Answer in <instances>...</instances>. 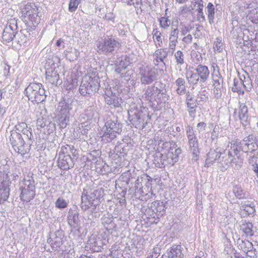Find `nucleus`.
Returning <instances> with one entry per match:
<instances>
[{
    "mask_svg": "<svg viewBox=\"0 0 258 258\" xmlns=\"http://www.w3.org/2000/svg\"><path fill=\"white\" fill-rule=\"evenodd\" d=\"M74 99L67 98L60 101L56 109V115L58 117L57 123L61 129L66 128L69 121L71 111L75 106Z\"/></svg>",
    "mask_w": 258,
    "mask_h": 258,
    "instance_id": "obj_1",
    "label": "nucleus"
},
{
    "mask_svg": "<svg viewBox=\"0 0 258 258\" xmlns=\"http://www.w3.org/2000/svg\"><path fill=\"white\" fill-rule=\"evenodd\" d=\"M128 119L131 122V127L136 128L143 129L145 127L144 122L149 117L148 113V109L140 105L139 108L138 106H134L131 108L128 111Z\"/></svg>",
    "mask_w": 258,
    "mask_h": 258,
    "instance_id": "obj_2",
    "label": "nucleus"
},
{
    "mask_svg": "<svg viewBox=\"0 0 258 258\" xmlns=\"http://www.w3.org/2000/svg\"><path fill=\"white\" fill-rule=\"evenodd\" d=\"M104 189L98 188L96 189L91 190L88 192V189L84 188L81 196V208L83 211L89 210L90 206L98 205L100 199L104 196Z\"/></svg>",
    "mask_w": 258,
    "mask_h": 258,
    "instance_id": "obj_3",
    "label": "nucleus"
},
{
    "mask_svg": "<svg viewBox=\"0 0 258 258\" xmlns=\"http://www.w3.org/2000/svg\"><path fill=\"white\" fill-rule=\"evenodd\" d=\"M121 46L119 39L112 35H106L102 38L97 44L98 51L104 54H112Z\"/></svg>",
    "mask_w": 258,
    "mask_h": 258,
    "instance_id": "obj_4",
    "label": "nucleus"
},
{
    "mask_svg": "<svg viewBox=\"0 0 258 258\" xmlns=\"http://www.w3.org/2000/svg\"><path fill=\"white\" fill-rule=\"evenodd\" d=\"M20 197L22 201L29 202L33 199L35 196V186L32 173H29L20 182Z\"/></svg>",
    "mask_w": 258,
    "mask_h": 258,
    "instance_id": "obj_5",
    "label": "nucleus"
},
{
    "mask_svg": "<svg viewBox=\"0 0 258 258\" xmlns=\"http://www.w3.org/2000/svg\"><path fill=\"white\" fill-rule=\"evenodd\" d=\"M99 87L100 83L98 77L86 75L82 79L79 91L83 96H91L97 92Z\"/></svg>",
    "mask_w": 258,
    "mask_h": 258,
    "instance_id": "obj_6",
    "label": "nucleus"
},
{
    "mask_svg": "<svg viewBox=\"0 0 258 258\" xmlns=\"http://www.w3.org/2000/svg\"><path fill=\"white\" fill-rule=\"evenodd\" d=\"M144 95L146 99L150 101L161 98H162L164 101H166L169 98V96L167 94L165 85L161 82H157L153 85L149 86Z\"/></svg>",
    "mask_w": 258,
    "mask_h": 258,
    "instance_id": "obj_7",
    "label": "nucleus"
},
{
    "mask_svg": "<svg viewBox=\"0 0 258 258\" xmlns=\"http://www.w3.org/2000/svg\"><path fill=\"white\" fill-rule=\"evenodd\" d=\"M42 84L39 83H30L25 89L26 95L29 100L39 104L45 100L46 95L44 89L41 88Z\"/></svg>",
    "mask_w": 258,
    "mask_h": 258,
    "instance_id": "obj_8",
    "label": "nucleus"
},
{
    "mask_svg": "<svg viewBox=\"0 0 258 258\" xmlns=\"http://www.w3.org/2000/svg\"><path fill=\"white\" fill-rule=\"evenodd\" d=\"M165 205L163 201H156L153 202L147 211L149 222L151 224L157 223L160 218L165 213Z\"/></svg>",
    "mask_w": 258,
    "mask_h": 258,
    "instance_id": "obj_9",
    "label": "nucleus"
},
{
    "mask_svg": "<svg viewBox=\"0 0 258 258\" xmlns=\"http://www.w3.org/2000/svg\"><path fill=\"white\" fill-rule=\"evenodd\" d=\"M243 159L238 153H230V149L227 153L222 156L221 165L225 169L231 166L235 169H240L243 164Z\"/></svg>",
    "mask_w": 258,
    "mask_h": 258,
    "instance_id": "obj_10",
    "label": "nucleus"
},
{
    "mask_svg": "<svg viewBox=\"0 0 258 258\" xmlns=\"http://www.w3.org/2000/svg\"><path fill=\"white\" fill-rule=\"evenodd\" d=\"M11 144L15 151L22 155L27 153L28 148L25 145V142L22 135L17 130H12L10 137Z\"/></svg>",
    "mask_w": 258,
    "mask_h": 258,
    "instance_id": "obj_11",
    "label": "nucleus"
},
{
    "mask_svg": "<svg viewBox=\"0 0 258 258\" xmlns=\"http://www.w3.org/2000/svg\"><path fill=\"white\" fill-rule=\"evenodd\" d=\"M255 138L251 136H248L247 140L244 139L242 142L238 141H233L231 143L230 153H238L241 151L244 153H248L250 150V146L254 147V144H255Z\"/></svg>",
    "mask_w": 258,
    "mask_h": 258,
    "instance_id": "obj_12",
    "label": "nucleus"
},
{
    "mask_svg": "<svg viewBox=\"0 0 258 258\" xmlns=\"http://www.w3.org/2000/svg\"><path fill=\"white\" fill-rule=\"evenodd\" d=\"M38 8L33 3L27 4L22 9V18L24 22H27L26 18L35 24H38L40 18L38 15Z\"/></svg>",
    "mask_w": 258,
    "mask_h": 258,
    "instance_id": "obj_13",
    "label": "nucleus"
},
{
    "mask_svg": "<svg viewBox=\"0 0 258 258\" xmlns=\"http://www.w3.org/2000/svg\"><path fill=\"white\" fill-rule=\"evenodd\" d=\"M193 131L194 130H187V135L188 139L189 152L191 154L190 161L194 163L199 160L200 150L198 140Z\"/></svg>",
    "mask_w": 258,
    "mask_h": 258,
    "instance_id": "obj_14",
    "label": "nucleus"
},
{
    "mask_svg": "<svg viewBox=\"0 0 258 258\" xmlns=\"http://www.w3.org/2000/svg\"><path fill=\"white\" fill-rule=\"evenodd\" d=\"M139 75L142 84L149 85L157 80L158 74L155 69L149 67H142L140 68Z\"/></svg>",
    "mask_w": 258,
    "mask_h": 258,
    "instance_id": "obj_15",
    "label": "nucleus"
},
{
    "mask_svg": "<svg viewBox=\"0 0 258 258\" xmlns=\"http://www.w3.org/2000/svg\"><path fill=\"white\" fill-rule=\"evenodd\" d=\"M10 183L8 174L0 171V204L6 201L9 197Z\"/></svg>",
    "mask_w": 258,
    "mask_h": 258,
    "instance_id": "obj_16",
    "label": "nucleus"
},
{
    "mask_svg": "<svg viewBox=\"0 0 258 258\" xmlns=\"http://www.w3.org/2000/svg\"><path fill=\"white\" fill-rule=\"evenodd\" d=\"M152 161L158 168H163L168 164L173 165V161L160 151H156L152 155Z\"/></svg>",
    "mask_w": 258,
    "mask_h": 258,
    "instance_id": "obj_17",
    "label": "nucleus"
},
{
    "mask_svg": "<svg viewBox=\"0 0 258 258\" xmlns=\"http://www.w3.org/2000/svg\"><path fill=\"white\" fill-rule=\"evenodd\" d=\"M222 149L219 148H217L215 149L212 148L210 149L209 153L207 154V157L206 160L205 166L209 167L216 161L218 160L221 164V160L222 159V156L226 154V152H222Z\"/></svg>",
    "mask_w": 258,
    "mask_h": 258,
    "instance_id": "obj_18",
    "label": "nucleus"
},
{
    "mask_svg": "<svg viewBox=\"0 0 258 258\" xmlns=\"http://www.w3.org/2000/svg\"><path fill=\"white\" fill-rule=\"evenodd\" d=\"M223 78L218 72L213 75V93L216 99L220 98L222 96L223 91Z\"/></svg>",
    "mask_w": 258,
    "mask_h": 258,
    "instance_id": "obj_19",
    "label": "nucleus"
},
{
    "mask_svg": "<svg viewBox=\"0 0 258 258\" xmlns=\"http://www.w3.org/2000/svg\"><path fill=\"white\" fill-rule=\"evenodd\" d=\"M49 236L50 237L47 239V242L53 250H57L63 244L62 232L57 231L54 233H51Z\"/></svg>",
    "mask_w": 258,
    "mask_h": 258,
    "instance_id": "obj_20",
    "label": "nucleus"
},
{
    "mask_svg": "<svg viewBox=\"0 0 258 258\" xmlns=\"http://www.w3.org/2000/svg\"><path fill=\"white\" fill-rule=\"evenodd\" d=\"M75 161L69 155H64L59 152L57 159V166L62 170H68L73 167Z\"/></svg>",
    "mask_w": 258,
    "mask_h": 258,
    "instance_id": "obj_21",
    "label": "nucleus"
},
{
    "mask_svg": "<svg viewBox=\"0 0 258 258\" xmlns=\"http://www.w3.org/2000/svg\"><path fill=\"white\" fill-rule=\"evenodd\" d=\"M104 99L107 104L113 107H120L122 103V99L118 97L115 93H113L110 88L105 90Z\"/></svg>",
    "mask_w": 258,
    "mask_h": 258,
    "instance_id": "obj_22",
    "label": "nucleus"
},
{
    "mask_svg": "<svg viewBox=\"0 0 258 258\" xmlns=\"http://www.w3.org/2000/svg\"><path fill=\"white\" fill-rule=\"evenodd\" d=\"M182 250L181 245H173L160 258H183Z\"/></svg>",
    "mask_w": 258,
    "mask_h": 258,
    "instance_id": "obj_23",
    "label": "nucleus"
},
{
    "mask_svg": "<svg viewBox=\"0 0 258 258\" xmlns=\"http://www.w3.org/2000/svg\"><path fill=\"white\" fill-rule=\"evenodd\" d=\"M185 101L190 115H194L196 108L199 103H197L196 99H195L194 95L189 91L186 93Z\"/></svg>",
    "mask_w": 258,
    "mask_h": 258,
    "instance_id": "obj_24",
    "label": "nucleus"
},
{
    "mask_svg": "<svg viewBox=\"0 0 258 258\" xmlns=\"http://www.w3.org/2000/svg\"><path fill=\"white\" fill-rule=\"evenodd\" d=\"M195 71L199 76L200 83H205L208 80L210 76V71L206 66L199 64L196 68Z\"/></svg>",
    "mask_w": 258,
    "mask_h": 258,
    "instance_id": "obj_25",
    "label": "nucleus"
},
{
    "mask_svg": "<svg viewBox=\"0 0 258 258\" xmlns=\"http://www.w3.org/2000/svg\"><path fill=\"white\" fill-rule=\"evenodd\" d=\"M67 218L68 224L71 227L76 228L78 227L79 222V213L76 210L70 209Z\"/></svg>",
    "mask_w": 258,
    "mask_h": 258,
    "instance_id": "obj_26",
    "label": "nucleus"
},
{
    "mask_svg": "<svg viewBox=\"0 0 258 258\" xmlns=\"http://www.w3.org/2000/svg\"><path fill=\"white\" fill-rule=\"evenodd\" d=\"M160 142L159 143L158 151L162 153L167 155L168 152H171L174 149L175 144L170 142H165L163 138H161Z\"/></svg>",
    "mask_w": 258,
    "mask_h": 258,
    "instance_id": "obj_27",
    "label": "nucleus"
},
{
    "mask_svg": "<svg viewBox=\"0 0 258 258\" xmlns=\"http://www.w3.org/2000/svg\"><path fill=\"white\" fill-rule=\"evenodd\" d=\"M102 241L100 238H97L94 235H92L87 242V245L90 248L94 251L100 250L102 246Z\"/></svg>",
    "mask_w": 258,
    "mask_h": 258,
    "instance_id": "obj_28",
    "label": "nucleus"
},
{
    "mask_svg": "<svg viewBox=\"0 0 258 258\" xmlns=\"http://www.w3.org/2000/svg\"><path fill=\"white\" fill-rule=\"evenodd\" d=\"M60 153L63 155H69L71 156L75 160H76L78 157V153L77 150L73 146L70 145H66L61 147Z\"/></svg>",
    "mask_w": 258,
    "mask_h": 258,
    "instance_id": "obj_29",
    "label": "nucleus"
},
{
    "mask_svg": "<svg viewBox=\"0 0 258 258\" xmlns=\"http://www.w3.org/2000/svg\"><path fill=\"white\" fill-rule=\"evenodd\" d=\"M255 228L251 222H244L240 225V230L246 237H251L254 235Z\"/></svg>",
    "mask_w": 258,
    "mask_h": 258,
    "instance_id": "obj_30",
    "label": "nucleus"
},
{
    "mask_svg": "<svg viewBox=\"0 0 258 258\" xmlns=\"http://www.w3.org/2000/svg\"><path fill=\"white\" fill-rule=\"evenodd\" d=\"M30 37V33L26 29L21 30L20 32H16L15 34V41L20 45L25 43L28 37Z\"/></svg>",
    "mask_w": 258,
    "mask_h": 258,
    "instance_id": "obj_31",
    "label": "nucleus"
},
{
    "mask_svg": "<svg viewBox=\"0 0 258 258\" xmlns=\"http://www.w3.org/2000/svg\"><path fill=\"white\" fill-rule=\"evenodd\" d=\"M240 209L241 212H244L243 214H245V216L251 215L253 216L255 212L254 203L250 202H247L243 204H241Z\"/></svg>",
    "mask_w": 258,
    "mask_h": 258,
    "instance_id": "obj_32",
    "label": "nucleus"
},
{
    "mask_svg": "<svg viewBox=\"0 0 258 258\" xmlns=\"http://www.w3.org/2000/svg\"><path fill=\"white\" fill-rule=\"evenodd\" d=\"M178 30L176 28L172 30L169 38V46L170 49L175 50L176 44L178 42Z\"/></svg>",
    "mask_w": 258,
    "mask_h": 258,
    "instance_id": "obj_33",
    "label": "nucleus"
},
{
    "mask_svg": "<svg viewBox=\"0 0 258 258\" xmlns=\"http://www.w3.org/2000/svg\"><path fill=\"white\" fill-rule=\"evenodd\" d=\"M101 223L105 229L108 232L113 230L116 227L112 217L103 216L101 218Z\"/></svg>",
    "mask_w": 258,
    "mask_h": 258,
    "instance_id": "obj_34",
    "label": "nucleus"
},
{
    "mask_svg": "<svg viewBox=\"0 0 258 258\" xmlns=\"http://www.w3.org/2000/svg\"><path fill=\"white\" fill-rule=\"evenodd\" d=\"M16 32L11 30L9 27H5L2 34V39L6 42H9L15 39Z\"/></svg>",
    "mask_w": 258,
    "mask_h": 258,
    "instance_id": "obj_35",
    "label": "nucleus"
},
{
    "mask_svg": "<svg viewBox=\"0 0 258 258\" xmlns=\"http://www.w3.org/2000/svg\"><path fill=\"white\" fill-rule=\"evenodd\" d=\"M46 79L53 85L57 86L61 83V81L59 80V75L56 71H52L50 74L46 73Z\"/></svg>",
    "mask_w": 258,
    "mask_h": 258,
    "instance_id": "obj_36",
    "label": "nucleus"
},
{
    "mask_svg": "<svg viewBox=\"0 0 258 258\" xmlns=\"http://www.w3.org/2000/svg\"><path fill=\"white\" fill-rule=\"evenodd\" d=\"M198 75L196 73L190 71H188L186 73V79L188 83L192 86H195L200 82V80L199 78Z\"/></svg>",
    "mask_w": 258,
    "mask_h": 258,
    "instance_id": "obj_37",
    "label": "nucleus"
},
{
    "mask_svg": "<svg viewBox=\"0 0 258 258\" xmlns=\"http://www.w3.org/2000/svg\"><path fill=\"white\" fill-rule=\"evenodd\" d=\"M237 244L238 247L243 252H245L246 255L249 252V250L253 248V244L249 240H243L242 239H238Z\"/></svg>",
    "mask_w": 258,
    "mask_h": 258,
    "instance_id": "obj_38",
    "label": "nucleus"
},
{
    "mask_svg": "<svg viewBox=\"0 0 258 258\" xmlns=\"http://www.w3.org/2000/svg\"><path fill=\"white\" fill-rule=\"evenodd\" d=\"M116 133L114 130H105L104 133H100L99 135H101L102 141L109 142L116 137Z\"/></svg>",
    "mask_w": 258,
    "mask_h": 258,
    "instance_id": "obj_39",
    "label": "nucleus"
},
{
    "mask_svg": "<svg viewBox=\"0 0 258 258\" xmlns=\"http://www.w3.org/2000/svg\"><path fill=\"white\" fill-rule=\"evenodd\" d=\"M115 152H116V154L114 155L113 157L115 158L116 156H117V158L115 159L114 160V161L112 162V163L113 164L114 163L116 164L117 163V162H116V160H117V161H119L120 160L119 157L120 156H124L126 155L127 153V150L124 147H122L121 146H118L117 147H115ZM114 168H117V165H115L113 166Z\"/></svg>",
    "mask_w": 258,
    "mask_h": 258,
    "instance_id": "obj_40",
    "label": "nucleus"
},
{
    "mask_svg": "<svg viewBox=\"0 0 258 258\" xmlns=\"http://www.w3.org/2000/svg\"><path fill=\"white\" fill-rule=\"evenodd\" d=\"M135 194L137 195L138 193H140V194H142V195L140 197H142V200H143V197L145 196V200H147V199H150L151 198L153 194L152 193H148L145 195H144V191L142 189V184L139 181V179H137L135 180Z\"/></svg>",
    "mask_w": 258,
    "mask_h": 258,
    "instance_id": "obj_41",
    "label": "nucleus"
},
{
    "mask_svg": "<svg viewBox=\"0 0 258 258\" xmlns=\"http://www.w3.org/2000/svg\"><path fill=\"white\" fill-rule=\"evenodd\" d=\"M243 87L242 79L241 78L234 79L233 87L232 90L234 92H237L239 94H243L244 90Z\"/></svg>",
    "mask_w": 258,
    "mask_h": 258,
    "instance_id": "obj_42",
    "label": "nucleus"
},
{
    "mask_svg": "<svg viewBox=\"0 0 258 258\" xmlns=\"http://www.w3.org/2000/svg\"><path fill=\"white\" fill-rule=\"evenodd\" d=\"M175 84L177 86L176 91L178 95H181L186 93L185 81L184 79L178 78L175 81Z\"/></svg>",
    "mask_w": 258,
    "mask_h": 258,
    "instance_id": "obj_43",
    "label": "nucleus"
},
{
    "mask_svg": "<svg viewBox=\"0 0 258 258\" xmlns=\"http://www.w3.org/2000/svg\"><path fill=\"white\" fill-rule=\"evenodd\" d=\"M196 3L198 4V14H197V20L200 22H204L205 21V15L203 13V1L202 0H197Z\"/></svg>",
    "mask_w": 258,
    "mask_h": 258,
    "instance_id": "obj_44",
    "label": "nucleus"
},
{
    "mask_svg": "<svg viewBox=\"0 0 258 258\" xmlns=\"http://www.w3.org/2000/svg\"><path fill=\"white\" fill-rule=\"evenodd\" d=\"M78 53L79 52L76 49H70L65 50L63 53V55L66 59L70 61H73L77 58Z\"/></svg>",
    "mask_w": 258,
    "mask_h": 258,
    "instance_id": "obj_45",
    "label": "nucleus"
},
{
    "mask_svg": "<svg viewBox=\"0 0 258 258\" xmlns=\"http://www.w3.org/2000/svg\"><path fill=\"white\" fill-rule=\"evenodd\" d=\"M181 153V150L180 148H176L175 146L174 149L167 154L168 158L173 161V165L178 161L179 154Z\"/></svg>",
    "mask_w": 258,
    "mask_h": 258,
    "instance_id": "obj_46",
    "label": "nucleus"
},
{
    "mask_svg": "<svg viewBox=\"0 0 258 258\" xmlns=\"http://www.w3.org/2000/svg\"><path fill=\"white\" fill-rule=\"evenodd\" d=\"M106 129H121L122 124L118 122L117 120H108L105 124Z\"/></svg>",
    "mask_w": 258,
    "mask_h": 258,
    "instance_id": "obj_47",
    "label": "nucleus"
},
{
    "mask_svg": "<svg viewBox=\"0 0 258 258\" xmlns=\"http://www.w3.org/2000/svg\"><path fill=\"white\" fill-rule=\"evenodd\" d=\"M208 18L210 24L214 23L215 15V8L213 4L209 3L207 6Z\"/></svg>",
    "mask_w": 258,
    "mask_h": 258,
    "instance_id": "obj_48",
    "label": "nucleus"
},
{
    "mask_svg": "<svg viewBox=\"0 0 258 258\" xmlns=\"http://www.w3.org/2000/svg\"><path fill=\"white\" fill-rule=\"evenodd\" d=\"M168 54V52L166 50L163 49H158L155 51L154 56L158 57V58H159L160 61L162 62H163L165 64V63L164 62V59L167 57Z\"/></svg>",
    "mask_w": 258,
    "mask_h": 258,
    "instance_id": "obj_49",
    "label": "nucleus"
},
{
    "mask_svg": "<svg viewBox=\"0 0 258 258\" xmlns=\"http://www.w3.org/2000/svg\"><path fill=\"white\" fill-rule=\"evenodd\" d=\"M120 179L127 184H128L130 182H132L133 177L132 176L131 171L130 170H128L123 172L120 176Z\"/></svg>",
    "mask_w": 258,
    "mask_h": 258,
    "instance_id": "obj_50",
    "label": "nucleus"
},
{
    "mask_svg": "<svg viewBox=\"0 0 258 258\" xmlns=\"http://www.w3.org/2000/svg\"><path fill=\"white\" fill-rule=\"evenodd\" d=\"M233 191L237 198L241 199L245 198V195L243 190L238 185H235L233 187Z\"/></svg>",
    "mask_w": 258,
    "mask_h": 258,
    "instance_id": "obj_51",
    "label": "nucleus"
},
{
    "mask_svg": "<svg viewBox=\"0 0 258 258\" xmlns=\"http://www.w3.org/2000/svg\"><path fill=\"white\" fill-rule=\"evenodd\" d=\"M243 77L242 79L243 87L247 91H250L252 88V81L251 79L248 77Z\"/></svg>",
    "mask_w": 258,
    "mask_h": 258,
    "instance_id": "obj_52",
    "label": "nucleus"
},
{
    "mask_svg": "<svg viewBox=\"0 0 258 258\" xmlns=\"http://www.w3.org/2000/svg\"><path fill=\"white\" fill-rule=\"evenodd\" d=\"M174 57L177 64L182 65L184 63V54L181 51L177 50L174 53Z\"/></svg>",
    "mask_w": 258,
    "mask_h": 258,
    "instance_id": "obj_53",
    "label": "nucleus"
},
{
    "mask_svg": "<svg viewBox=\"0 0 258 258\" xmlns=\"http://www.w3.org/2000/svg\"><path fill=\"white\" fill-rule=\"evenodd\" d=\"M130 64L129 58L126 56L121 57L119 62L116 64L120 68L125 70Z\"/></svg>",
    "mask_w": 258,
    "mask_h": 258,
    "instance_id": "obj_54",
    "label": "nucleus"
},
{
    "mask_svg": "<svg viewBox=\"0 0 258 258\" xmlns=\"http://www.w3.org/2000/svg\"><path fill=\"white\" fill-rule=\"evenodd\" d=\"M161 253L160 246L156 245L153 248L150 250L148 255H151L154 258H158Z\"/></svg>",
    "mask_w": 258,
    "mask_h": 258,
    "instance_id": "obj_55",
    "label": "nucleus"
},
{
    "mask_svg": "<svg viewBox=\"0 0 258 258\" xmlns=\"http://www.w3.org/2000/svg\"><path fill=\"white\" fill-rule=\"evenodd\" d=\"M68 205L67 201L61 198H58L55 202V207L58 209H64Z\"/></svg>",
    "mask_w": 258,
    "mask_h": 258,
    "instance_id": "obj_56",
    "label": "nucleus"
},
{
    "mask_svg": "<svg viewBox=\"0 0 258 258\" xmlns=\"http://www.w3.org/2000/svg\"><path fill=\"white\" fill-rule=\"evenodd\" d=\"M247 256L251 258H258V244L253 245V248L249 250Z\"/></svg>",
    "mask_w": 258,
    "mask_h": 258,
    "instance_id": "obj_57",
    "label": "nucleus"
},
{
    "mask_svg": "<svg viewBox=\"0 0 258 258\" xmlns=\"http://www.w3.org/2000/svg\"><path fill=\"white\" fill-rule=\"evenodd\" d=\"M80 1L81 0H70L69 6V11L71 12H75L77 9Z\"/></svg>",
    "mask_w": 258,
    "mask_h": 258,
    "instance_id": "obj_58",
    "label": "nucleus"
},
{
    "mask_svg": "<svg viewBox=\"0 0 258 258\" xmlns=\"http://www.w3.org/2000/svg\"><path fill=\"white\" fill-rule=\"evenodd\" d=\"M248 108L245 104H241L239 106V117L248 116Z\"/></svg>",
    "mask_w": 258,
    "mask_h": 258,
    "instance_id": "obj_59",
    "label": "nucleus"
},
{
    "mask_svg": "<svg viewBox=\"0 0 258 258\" xmlns=\"http://www.w3.org/2000/svg\"><path fill=\"white\" fill-rule=\"evenodd\" d=\"M159 22L160 27L163 29H166L170 24V21L164 17H161Z\"/></svg>",
    "mask_w": 258,
    "mask_h": 258,
    "instance_id": "obj_60",
    "label": "nucleus"
},
{
    "mask_svg": "<svg viewBox=\"0 0 258 258\" xmlns=\"http://www.w3.org/2000/svg\"><path fill=\"white\" fill-rule=\"evenodd\" d=\"M5 27H9L11 30L15 31L17 29V20L15 19H10Z\"/></svg>",
    "mask_w": 258,
    "mask_h": 258,
    "instance_id": "obj_61",
    "label": "nucleus"
},
{
    "mask_svg": "<svg viewBox=\"0 0 258 258\" xmlns=\"http://www.w3.org/2000/svg\"><path fill=\"white\" fill-rule=\"evenodd\" d=\"M208 99V96L206 95L204 92H199L196 97L197 103H199L200 102L206 101Z\"/></svg>",
    "mask_w": 258,
    "mask_h": 258,
    "instance_id": "obj_62",
    "label": "nucleus"
},
{
    "mask_svg": "<svg viewBox=\"0 0 258 258\" xmlns=\"http://www.w3.org/2000/svg\"><path fill=\"white\" fill-rule=\"evenodd\" d=\"M121 1L127 5H133L136 7L141 3L142 0H121Z\"/></svg>",
    "mask_w": 258,
    "mask_h": 258,
    "instance_id": "obj_63",
    "label": "nucleus"
},
{
    "mask_svg": "<svg viewBox=\"0 0 258 258\" xmlns=\"http://www.w3.org/2000/svg\"><path fill=\"white\" fill-rule=\"evenodd\" d=\"M192 9H190V7H188L185 5L180 8V13L181 15H185L188 14L191 11Z\"/></svg>",
    "mask_w": 258,
    "mask_h": 258,
    "instance_id": "obj_64",
    "label": "nucleus"
}]
</instances>
